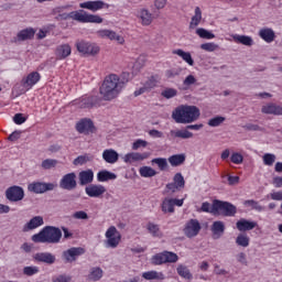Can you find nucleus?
I'll list each match as a JSON object with an SVG mask.
<instances>
[{
    "mask_svg": "<svg viewBox=\"0 0 282 282\" xmlns=\"http://www.w3.org/2000/svg\"><path fill=\"white\" fill-rule=\"evenodd\" d=\"M131 80V74L122 73L121 79L118 75H109L104 80L100 87V94L104 100H113V98H118L120 91L124 87V83H129Z\"/></svg>",
    "mask_w": 282,
    "mask_h": 282,
    "instance_id": "nucleus-1",
    "label": "nucleus"
},
{
    "mask_svg": "<svg viewBox=\"0 0 282 282\" xmlns=\"http://www.w3.org/2000/svg\"><path fill=\"white\" fill-rule=\"evenodd\" d=\"M200 116L199 108L196 106L181 105L172 112V118L178 124H191Z\"/></svg>",
    "mask_w": 282,
    "mask_h": 282,
    "instance_id": "nucleus-2",
    "label": "nucleus"
},
{
    "mask_svg": "<svg viewBox=\"0 0 282 282\" xmlns=\"http://www.w3.org/2000/svg\"><path fill=\"white\" fill-rule=\"evenodd\" d=\"M197 213H210L212 215H225L232 217L237 213V207L230 203L215 200L213 205L208 202L202 204L200 208H196Z\"/></svg>",
    "mask_w": 282,
    "mask_h": 282,
    "instance_id": "nucleus-3",
    "label": "nucleus"
},
{
    "mask_svg": "<svg viewBox=\"0 0 282 282\" xmlns=\"http://www.w3.org/2000/svg\"><path fill=\"white\" fill-rule=\"evenodd\" d=\"M62 237L63 232L61 229L55 227H45L43 231L32 236V241H34V243H58Z\"/></svg>",
    "mask_w": 282,
    "mask_h": 282,
    "instance_id": "nucleus-4",
    "label": "nucleus"
},
{
    "mask_svg": "<svg viewBox=\"0 0 282 282\" xmlns=\"http://www.w3.org/2000/svg\"><path fill=\"white\" fill-rule=\"evenodd\" d=\"M64 19H73V21H79V23H102V18L98 14H89L85 11H73Z\"/></svg>",
    "mask_w": 282,
    "mask_h": 282,
    "instance_id": "nucleus-5",
    "label": "nucleus"
},
{
    "mask_svg": "<svg viewBox=\"0 0 282 282\" xmlns=\"http://www.w3.org/2000/svg\"><path fill=\"white\" fill-rule=\"evenodd\" d=\"M76 48L79 54L84 56H96L100 52V46L97 44L87 42L85 40H79L76 42Z\"/></svg>",
    "mask_w": 282,
    "mask_h": 282,
    "instance_id": "nucleus-6",
    "label": "nucleus"
},
{
    "mask_svg": "<svg viewBox=\"0 0 282 282\" xmlns=\"http://www.w3.org/2000/svg\"><path fill=\"white\" fill-rule=\"evenodd\" d=\"M105 237L106 248H118V246H120V241H122V235H120V231H118L113 226L107 229Z\"/></svg>",
    "mask_w": 282,
    "mask_h": 282,
    "instance_id": "nucleus-7",
    "label": "nucleus"
},
{
    "mask_svg": "<svg viewBox=\"0 0 282 282\" xmlns=\"http://www.w3.org/2000/svg\"><path fill=\"white\" fill-rule=\"evenodd\" d=\"M175 206L182 207L184 206V198H173V197H165L161 203V210L165 215L175 213Z\"/></svg>",
    "mask_w": 282,
    "mask_h": 282,
    "instance_id": "nucleus-8",
    "label": "nucleus"
},
{
    "mask_svg": "<svg viewBox=\"0 0 282 282\" xmlns=\"http://www.w3.org/2000/svg\"><path fill=\"white\" fill-rule=\"evenodd\" d=\"M98 39H108V41H117L119 45H124V36L116 33L113 30L100 29L96 32Z\"/></svg>",
    "mask_w": 282,
    "mask_h": 282,
    "instance_id": "nucleus-9",
    "label": "nucleus"
},
{
    "mask_svg": "<svg viewBox=\"0 0 282 282\" xmlns=\"http://www.w3.org/2000/svg\"><path fill=\"white\" fill-rule=\"evenodd\" d=\"M177 259V254L164 251L162 253L155 254L152 258V263H154V265H162V263H176Z\"/></svg>",
    "mask_w": 282,
    "mask_h": 282,
    "instance_id": "nucleus-10",
    "label": "nucleus"
},
{
    "mask_svg": "<svg viewBox=\"0 0 282 282\" xmlns=\"http://www.w3.org/2000/svg\"><path fill=\"white\" fill-rule=\"evenodd\" d=\"M54 188H56V184L54 183H41V182H34L29 184L28 189L31 193H47V191H54Z\"/></svg>",
    "mask_w": 282,
    "mask_h": 282,
    "instance_id": "nucleus-11",
    "label": "nucleus"
},
{
    "mask_svg": "<svg viewBox=\"0 0 282 282\" xmlns=\"http://www.w3.org/2000/svg\"><path fill=\"white\" fill-rule=\"evenodd\" d=\"M76 131H78V133H84L85 135L89 134V133H94V131H96V127L94 126V121H91V119H80L77 123H76Z\"/></svg>",
    "mask_w": 282,
    "mask_h": 282,
    "instance_id": "nucleus-12",
    "label": "nucleus"
},
{
    "mask_svg": "<svg viewBox=\"0 0 282 282\" xmlns=\"http://www.w3.org/2000/svg\"><path fill=\"white\" fill-rule=\"evenodd\" d=\"M200 230H202V225L199 224V220L191 219L185 224L184 235H186V237H189V238L197 237Z\"/></svg>",
    "mask_w": 282,
    "mask_h": 282,
    "instance_id": "nucleus-13",
    "label": "nucleus"
},
{
    "mask_svg": "<svg viewBox=\"0 0 282 282\" xmlns=\"http://www.w3.org/2000/svg\"><path fill=\"white\" fill-rule=\"evenodd\" d=\"M6 195L9 202H21V199L25 197V193L23 192V188L19 186L9 187L6 192Z\"/></svg>",
    "mask_w": 282,
    "mask_h": 282,
    "instance_id": "nucleus-14",
    "label": "nucleus"
},
{
    "mask_svg": "<svg viewBox=\"0 0 282 282\" xmlns=\"http://www.w3.org/2000/svg\"><path fill=\"white\" fill-rule=\"evenodd\" d=\"M59 186L64 191H74V188H76V174L75 173L65 174L59 182Z\"/></svg>",
    "mask_w": 282,
    "mask_h": 282,
    "instance_id": "nucleus-15",
    "label": "nucleus"
},
{
    "mask_svg": "<svg viewBox=\"0 0 282 282\" xmlns=\"http://www.w3.org/2000/svg\"><path fill=\"white\" fill-rule=\"evenodd\" d=\"M137 18L139 19L141 25H151V23H153V13H151V11H149L145 8L139 9L137 11Z\"/></svg>",
    "mask_w": 282,
    "mask_h": 282,
    "instance_id": "nucleus-16",
    "label": "nucleus"
},
{
    "mask_svg": "<svg viewBox=\"0 0 282 282\" xmlns=\"http://www.w3.org/2000/svg\"><path fill=\"white\" fill-rule=\"evenodd\" d=\"M149 155H151V153L149 152H145V153L131 152L123 156V162H126V164H133V162H142L144 160H148Z\"/></svg>",
    "mask_w": 282,
    "mask_h": 282,
    "instance_id": "nucleus-17",
    "label": "nucleus"
},
{
    "mask_svg": "<svg viewBox=\"0 0 282 282\" xmlns=\"http://www.w3.org/2000/svg\"><path fill=\"white\" fill-rule=\"evenodd\" d=\"M185 184L184 176L177 173L174 175L173 183L167 184L166 188L171 191V193H177V191L184 188Z\"/></svg>",
    "mask_w": 282,
    "mask_h": 282,
    "instance_id": "nucleus-18",
    "label": "nucleus"
},
{
    "mask_svg": "<svg viewBox=\"0 0 282 282\" xmlns=\"http://www.w3.org/2000/svg\"><path fill=\"white\" fill-rule=\"evenodd\" d=\"M67 56H72V46L69 44H61L55 50L56 61H65Z\"/></svg>",
    "mask_w": 282,
    "mask_h": 282,
    "instance_id": "nucleus-19",
    "label": "nucleus"
},
{
    "mask_svg": "<svg viewBox=\"0 0 282 282\" xmlns=\"http://www.w3.org/2000/svg\"><path fill=\"white\" fill-rule=\"evenodd\" d=\"M33 261H35L36 263L52 264L56 261V257L50 252H37L33 254Z\"/></svg>",
    "mask_w": 282,
    "mask_h": 282,
    "instance_id": "nucleus-20",
    "label": "nucleus"
},
{
    "mask_svg": "<svg viewBox=\"0 0 282 282\" xmlns=\"http://www.w3.org/2000/svg\"><path fill=\"white\" fill-rule=\"evenodd\" d=\"M85 191L88 197H102L107 193V188L102 185H88Z\"/></svg>",
    "mask_w": 282,
    "mask_h": 282,
    "instance_id": "nucleus-21",
    "label": "nucleus"
},
{
    "mask_svg": "<svg viewBox=\"0 0 282 282\" xmlns=\"http://www.w3.org/2000/svg\"><path fill=\"white\" fill-rule=\"evenodd\" d=\"M79 8L90 10L91 12H98V10H102V8H105V2L101 0L82 2Z\"/></svg>",
    "mask_w": 282,
    "mask_h": 282,
    "instance_id": "nucleus-22",
    "label": "nucleus"
},
{
    "mask_svg": "<svg viewBox=\"0 0 282 282\" xmlns=\"http://www.w3.org/2000/svg\"><path fill=\"white\" fill-rule=\"evenodd\" d=\"M80 254H85V249L83 248H70L67 251L64 252V258L68 263H72V261H76Z\"/></svg>",
    "mask_w": 282,
    "mask_h": 282,
    "instance_id": "nucleus-23",
    "label": "nucleus"
},
{
    "mask_svg": "<svg viewBox=\"0 0 282 282\" xmlns=\"http://www.w3.org/2000/svg\"><path fill=\"white\" fill-rule=\"evenodd\" d=\"M41 80V74L33 72L26 76V78L23 79V86L25 89H32L36 83Z\"/></svg>",
    "mask_w": 282,
    "mask_h": 282,
    "instance_id": "nucleus-24",
    "label": "nucleus"
},
{
    "mask_svg": "<svg viewBox=\"0 0 282 282\" xmlns=\"http://www.w3.org/2000/svg\"><path fill=\"white\" fill-rule=\"evenodd\" d=\"M172 54H175L176 56H180L187 65L193 67L195 65V61H193V55H191L189 52H185L182 48L174 50Z\"/></svg>",
    "mask_w": 282,
    "mask_h": 282,
    "instance_id": "nucleus-25",
    "label": "nucleus"
},
{
    "mask_svg": "<svg viewBox=\"0 0 282 282\" xmlns=\"http://www.w3.org/2000/svg\"><path fill=\"white\" fill-rule=\"evenodd\" d=\"M236 226L240 232H246V230H253V228H257V223L242 218L237 221Z\"/></svg>",
    "mask_w": 282,
    "mask_h": 282,
    "instance_id": "nucleus-26",
    "label": "nucleus"
},
{
    "mask_svg": "<svg viewBox=\"0 0 282 282\" xmlns=\"http://www.w3.org/2000/svg\"><path fill=\"white\" fill-rule=\"evenodd\" d=\"M231 41L240 43L241 45L252 46L254 41L248 35L231 34Z\"/></svg>",
    "mask_w": 282,
    "mask_h": 282,
    "instance_id": "nucleus-27",
    "label": "nucleus"
},
{
    "mask_svg": "<svg viewBox=\"0 0 282 282\" xmlns=\"http://www.w3.org/2000/svg\"><path fill=\"white\" fill-rule=\"evenodd\" d=\"M118 158H119L118 152H116V150L113 149L105 150L102 153V159L108 164H116V162H118Z\"/></svg>",
    "mask_w": 282,
    "mask_h": 282,
    "instance_id": "nucleus-28",
    "label": "nucleus"
},
{
    "mask_svg": "<svg viewBox=\"0 0 282 282\" xmlns=\"http://www.w3.org/2000/svg\"><path fill=\"white\" fill-rule=\"evenodd\" d=\"M41 226H43V217L35 216L26 225H24L23 230L28 232V230H34Z\"/></svg>",
    "mask_w": 282,
    "mask_h": 282,
    "instance_id": "nucleus-29",
    "label": "nucleus"
},
{
    "mask_svg": "<svg viewBox=\"0 0 282 282\" xmlns=\"http://www.w3.org/2000/svg\"><path fill=\"white\" fill-rule=\"evenodd\" d=\"M259 36L262 41H265V43H272L276 35L272 29L264 28L259 31Z\"/></svg>",
    "mask_w": 282,
    "mask_h": 282,
    "instance_id": "nucleus-30",
    "label": "nucleus"
},
{
    "mask_svg": "<svg viewBox=\"0 0 282 282\" xmlns=\"http://www.w3.org/2000/svg\"><path fill=\"white\" fill-rule=\"evenodd\" d=\"M79 182L82 186H85L86 184H91V182H94V171L91 170L82 171L79 173Z\"/></svg>",
    "mask_w": 282,
    "mask_h": 282,
    "instance_id": "nucleus-31",
    "label": "nucleus"
},
{
    "mask_svg": "<svg viewBox=\"0 0 282 282\" xmlns=\"http://www.w3.org/2000/svg\"><path fill=\"white\" fill-rule=\"evenodd\" d=\"M262 113H272L273 116H282V106L269 104L262 107Z\"/></svg>",
    "mask_w": 282,
    "mask_h": 282,
    "instance_id": "nucleus-32",
    "label": "nucleus"
},
{
    "mask_svg": "<svg viewBox=\"0 0 282 282\" xmlns=\"http://www.w3.org/2000/svg\"><path fill=\"white\" fill-rule=\"evenodd\" d=\"M142 278L145 279V281H164V273L158 271H148L142 273Z\"/></svg>",
    "mask_w": 282,
    "mask_h": 282,
    "instance_id": "nucleus-33",
    "label": "nucleus"
},
{
    "mask_svg": "<svg viewBox=\"0 0 282 282\" xmlns=\"http://www.w3.org/2000/svg\"><path fill=\"white\" fill-rule=\"evenodd\" d=\"M224 230H226V226L223 221H215L212 226V232L214 235V239H219L221 235H224Z\"/></svg>",
    "mask_w": 282,
    "mask_h": 282,
    "instance_id": "nucleus-34",
    "label": "nucleus"
},
{
    "mask_svg": "<svg viewBox=\"0 0 282 282\" xmlns=\"http://www.w3.org/2000/svg\"><path fill=\"white\" fill-rule=\"evenodd\" d=\"M34 34H36V31H34V29L32 28H29V29H24L22 31H20L18 33V41H28L30 39H33L34 37Z\"/></svg>",
    "mask_w": 282,
    "mask_h": 282,
    "instance_id": "nucleus-35",
    "label": "nucleus"
},
{
    "mask_svg": "<svg viewBox=\"0 0 282 282\" xmlns=\"http://www.w3.org/2000/svg\"><path fill=\"white\" fill-rule=\"evenodd\" d=\"M171 135H173V138H182V140H188L193 138V132L188 131L187 129L172 130Z\"/></svg>",
    "mask_w": 282,
    "mask_h": 282,
    "instance_id": "nucleus-36",
    "label": "nucleus"
},
{
    "mask_svg": "<svg viewBox=\"0 0 282 282\" xmlns=\"http://www.w3.org/2000/svg\"><path fill=\"white\" fill-rule=\"evenodd\" d=\"M118 176L109 171H101L97 174L98 182H109V180H116Z\"/></svg>",
    "mask_w": 282,
    "mask_h": 282,
    "instance_id": "nucleus-37",
    "label": "nucleus"
},
{
    "mask_svg": "<svg viewBox=\"0 0 282 282\" xmlns=\"http://www.w3.org/2000/svg\"><path fill=\"white\" fill-rule=\"evenodd\" d=\"M185 161L186 155L184 154H175L169 158L171 166H180V164H184Z\"/></svg>",
    "mask_w": 282,
    "mask_h": 282,
    "instance_id": "nucleus-38",
    "label": "nucleus"
},
{
    "mask_svg": "<svg viewBox=\"0 0 282 282\" xmlns=\"http://www.w3.org/2000/svg\"><path fill=\"white\" fill-rule=\"evenodd\" d=\"M199 23H202V9H199V7H196L195 14L192 18L189 28H197V25H199Z\"/></svg>",
    "mask_w": 282,
    "mask_h": 282,
    "instance_id": "nucleus-39",
    "label": "nucleus"
},
{
    "mask_svg": "<svg viewBox=\"0 0 282 282\" xmlns=\"http://www.w3.org/2000/svg\"><path fill=\"white\" fill-rule=\"evenodd\" d=\"M94 160V156L89 154L79 155L77 159L74 160L73 164L75 166H83L84 164H87V162H91Z\"/></svg>",
    "mask_w": 282,
    "mask_h": 282,
    "instance_id": "nucleus-40",
    "label": "nucleus"
},
{
    "mask_svg": "<svg viewBox=\"0 0 282 282\" xmlns=\"http://www.w3.org/2000/svg\"><path fill=\"white\" fill-rule=\"evenodd\" d=\"M139 173L141 177H155V175H158V172L150 166L140 167Z\"/></svg>",
    "mask_w": 282,
    "mask_h": 282,
    "instance_id": "nucleus-41",
    "label": "nucleus"
},
{
    "mask_svg": "<svg viewBox=\"0 0 282 282\" xmlns=\"http://www.w3.org/2000/svg\"><path fill=\"white\" fill-rule=\"evenodd\" d=\"M145 228L153 237H162V231L160 230V227L158 225L153 223H148L145 225Z\"/></svg>",
    "mask_w": 282,
    "mask_h": 282,
    "instance_id": "nucleus-42",
    "label": "nucleus"
},
{
    "mask_svg": "<svg viewBox=\"0 0 282 282\" xmlns=\"http://www.w3.org/2000/svg\"><path fill=\"white\" fill-rule=\"evenodd\" d=\"M236 243L242 248H248V246H250V237L246 234H239L236 238Z\"/></svg>",
    "mask_w": 282,
    "mask_h": 282,
    "instance_id": "nucleus-43",
    "label": "nucleus"
},
{
    "mask_svg": "<svg viewBox=\"0 0 282 282\" xmlns=\"http://www.w3.org/2000/svg\"><path fill=\"white\" fill-rule=\"evenodd\" d=\"M196 34L197 36H199V39H206L207 41L215 39V35L213 34V32L202 28L196 30Z\"/></svg>",
    "mask_w": 282,
    "mask_h": 282,
    "instance_id": "nucleus-44",
    "label": "nucleus"
},
{
    "mask_svg": "<svg viewBox=\"0 0 282 282\" xmlns=\"http://www.w3.org/2000/svg\"><path fill=\"white\" fill-rule=\"evenodd\" d=\"M176 270H177V274L183 279H187V280L193 279V274H191V271L185 265L180 264Z\"/></svg>",
    "mask_w": 282,
    "mask_h": 282,
    "instance_id": "nucleus-45",
    "label": "nucleus"
},
{
    "mask_svg": "<svg viewBox=\"0 0 282 282\" xmlns=\"http://www.w3.org/2000/svg\"><path fill=\"white\" fill-rule=\"evenodd\" d=\"M88 279L90 281H100V279H102V269L100 268L91 269Z\"/></svg>",
    "mask_w": 282,
    "mask_h": 282,
    "instance_id": "nucleus-46",
    "label": "nucleus"
},
{
    "mask_svg": "<svg viewBox=\"0 0 282 282\" xmlns=\"http://www.w3.org/2000/svg\"><path fill=\"white\" fill-rule=\"evenodd\" d=\"M161 96H163V98H166L167 100L171 98H175V96H177V89L165 88L162 90Z\"/></svg>",
    "mask_w": 282,
    "mask_h": 282,
    "instance_id": "nucleus-47",
    "label": "nucleus"
},
{
    "mask_svg": "<svg viewBox=\"0 0 282 282\" xmlns=\"http://www.w3.org/2000/svg\"><path fill=\"white\" fill-rule=\"evenodd\" d=\"M262 160L265 166H272V164L276 162V155L267 153L263 155Z\"/></svg>",
    "mask_w": 282,
    "mask_h": 282,
    "instance_id": "nucleus-48",
    "label": "nucleus"
},
{
    "mask_svg": "<svg viewBox=\"0 0 282 282\" xmlns=\"http://www.w3.org/2000/svg\"><path fill=\"white\" fill-rule=\"evenodd\" d=\"M218 47L219 46L213 42L204 43L200 45V50H204L205 52H215L218 50Z\"/></svg>",
    "mask_w": 282,
    "mask_h": 282,
    "instance_id": "nucleus-49",
    "label": "nucleus"
},
{
    "mask_svg": "<svg viewBox=\"0 0 282 282\" xmlns=\"http://www.w3.org/2000/svg\"><path fill=\"white\" fill-rule=\"evenodd\" d=\"M152 164H156L160 171H164L169 166L166 159H153Z\"/></svg>",
    "mask_w": 282,
    "mask_h": 282,
    "instance_id": "nucleus-50",
    "label": "nucleus"
},
{
    "mask_svg": "<svg viewBox=\"0 0 282 282\" xmlns=\"http://www.w3.org/2000/svg\"><path fill=\"white\" fill-rule=\"evenodd\" d=\"M245 206L251 210H263V207H261V205L254 200H246Z\"/></svg>",
    "mask_w": 282,
    "mask_h": 282,
    "instance_id": "nucleus-51",
    "label": "nucleus"
},
{
    "mask_svg": "<svg viewBox=\"0 0 282 282\" xmlns=\"http://www.w3.org/2000/svg\"><path fill=\"white\" fill-rule=\"evenodd\" d=\"M195 83H197V78L194 75H188L184 79L183 85H184L185 89H188V87H191V85H195Z\"/></svg>",
    "mask_w": 282,
    "mask_h": 282,
    "instance_id": "nucleus-52",
    "label": "nucleus"
},
{
    "mask_svg": "<svg viewBox=\"0 0 282 282\" xmlns=\"http://www.w3.org/2000/svg\"><path fill=\"white\" fill-rule=\"evenodd\" d=\"M79 106L83 108L94 107V99L91 97H83Z\"/></svg>",
    "mask_w": 282,
    "mask_h": 282,
    "instance_id": "nucleus-53",
    "label": "nucleus"
},
{
    "mask_svg": "<svg viewBox=\"0 0 282 282\" xmlns=\"http://www.w3.org/2000/svg\"><path fill=\"white\" fill-rule=\"evenodd\" d=\"M23 272L26 276H34V274H39V267H25Z\"/></svg>",
    "mask_w": 282,
    "mask_h": 282,
    "instance_id": "nucleus-54",
    "label": "nucleus"
},
{
    "mask_svg": "<svg viewBox=\"0 0 282 282\" xmlns=\"http://www.w3.org/2000/svg\"><path fill=\"white\" fill-rule=\"evenodd\" d=\"M267 198L273 199L274 202H282V191L272 192L269 195H267Z\"/></svg>",
    "mask_w": 282,
    "mask_h": 282,
    "instance_id": "nucleus-55",
    "label": "nucleus"
},
{
    "mask_svg": "<svg viewBox=\"0 0 282 282\" xmlns=\"http://www.w3.org/2000/svg\"><path fill=\"white\" fill-rule=\"evenodd\" d=\"M230 160L232 164H241V162H243V155H241V153L235 152L231 154Z\"/></svg>",
    "mask_w": 282,
    "mask_h": 282,
    "instance_id": "nucleus-56",
    "label": "nucleus"
},
{
    "mask_svg": "<svg viewBox=\"0 0 282 282\" xmlns=\"http://www.w3.org/2000/svg\"><path fill=\"white\" fill-rule=\"evenodd\" d=\"M56 164H57L56 160H52V159H47L42 162L43 169H54Z\"/></svg>",
    "mask_w": 282,
    "mask_h": 282,
    "instance_id": "nucleus-57",
    "label": "nucleus"
},
{
    "mask_svg": "<svg viewBox=\"0 0 282 282\" xmlns=\"http://www.w3.org/2000/svg\"><path fill=\"white\" fill-rule=\"evenodd\" d=\"M147 144H148L147 141L139 139L133 142L132 149H133V151H138V149H141V147L142 148L147 147Z\"/></svg>",
    "mask_w": 282,
    "mask_h": 282,
    "instance_id": "nucleus-58",
    "label": "nucleus"
},
{
    "mask_svg": "<svg viewBox=\"0 0 282 282\" xmlns=\"http://www.w3.org/2000/svg\"><path fill=\"white\" fill-rule=\"evenodd\" d=\"M224 117H216L214 119H210L208 124L209 127H219V124H221V122H224Z\"/></svg>",
    "mask_w": 282,
    "mask_h": 282,
    "instance_id": "nucleus-59",
    "label": "nucleus"
},
{
    "mask_svg": "<svg viewBox=\"0 0 282 282\" xmlns=\"http://www.w3.org/2000/svg\"><path fill=\"white\" fill-rule=\"evenodd\" d=\"M69 281H72V276L65 275V274H63V275H57V276H55V278L53 279V282H69Z\"/></svg>",
    "mask_w": 282,
    "mask_h": 282,
    "instance_id": "nucleus-60",
    "label": "nucleus"
},
{
    "mask_svg": "<svg viewBox=\"0 0 282 282\" xmlns=\"http://www.w3.org/2000/svg\"><path fill=\"white\" fill-rule=\"evenodd\" d=\"M154 8L156 10H164L166 8V0H154Z\"/></svg>",
    "mask_w": 282,
    "mask_h": 282,
    "instance_id": "nucleus-61",
    "label": "nucleus"
},
{
    "mask_svg": "<svg viewBox=\"0 0 282 282\" xmlns=\"http://www.w3.org/2000/svg\"><path fill=\"white\" fill-rule=\"evenodd\" d=\"M25 117L22 113H17L13 117V121L15 122V124H23V122H25Z\"/></svg>",
    "mask_w": 282,
    "mask_h": 282,
    "instance_id": "nucleus-62",
    "label": "nucleus"
},
{
    "mask_svg": "<svg viewBox=\"0 0 282 282\" xmlns=\"http://www.w3.org/2000/svg\"><path fill=\"white\" fill-rule=\"evenodd\" d=\"M273 185L275 186V188H282V176L274 177Z\"/></svg>",
    "mask_w": 282,
    "mask_h": 282,
    "instance_id": "nucleus-63",
    "label": "nucleus"
},
{
    "mask_svg": "<svg viewBox=\"0 0 282 282\" xmlns=\"http://www.w3.org/2000/svg\"><path fill=\"white\" fill-rule=\"evenodd\" d=\"M75 219H87V213L85 212H77L74 214Z\"/></svg>",
    "mask_w": 282,
    "mask_h": 282,
    "instance_id": "nucleus-64",
    "label": "nucleus"
}]
</instances>
